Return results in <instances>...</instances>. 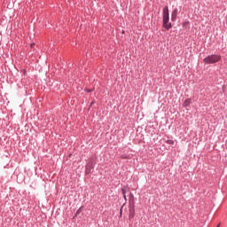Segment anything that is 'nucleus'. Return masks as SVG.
Instances as JSON below:
<instances>
[{"mask_svg":"<svg viewBox=\"0 0 227 227\" xmlns=\"http://www.w3.org/2000/svg\"><path fill=\"white\" fill-rule=\"evenodd\" d=\"M134 218V208L130 207L129 208V219Z\"/></svg>","mask_w":227,"mask_h":227,"instance_id":"423d86ee","label":"nucleus"},{"mask_svg":"<svg viewBox=\"0 0 227 227\" xmlns=\"http://www.w3.org/2000/svg\"><path fill=\"white\" fill-rule=\"evenodd\" d=\"M163 27H165V29H171L172 27L169 22V8L168 6L163 8Z\"/></svg>","mask_w":227,"mask_h":227,"instance_id":"f257e3e1","label":"nucleus"},{"mask_svg":"<svg viewBox=\"0 0 227 227\" xmlns=\"http://www.w3.org/2000/svg\"><path fill=\"white\" fill-rule=\"evenodd\" d=\"M191 102H192L191 98L184 100L183 104L184 107H189V106H191Z\"/></svg>","mask_w":227,"mask_h":227,"instance_id":"39448f33","label":"nucleus"},{"mask_svg":"<svg viewBox=\"0 0 227 227\" xmlns=\"http://www.w3.org/2000/svg\"><path fill=\"white\" fill-rule=\"evenodd\" d=\"M167 145H175V141H173V140H167Z\"/></svg>","mask_w":227,"mask_h":227,"instance_id":"6e6552de","label":"nucleus"},{"mask_svg":"<svg viewBox=\"0 0 227 227\" xmlns=\"http://www.w3.org/2000/svg\"><path fill=\"white\" fill-rule=\"evenodd\" d=\"M176 17H178V9H174L171 14L172 22H175L176 20Z\"/></svg>","mask_w":227,"mask_h":227,"instance_id":"7ed1b4c3","label":"nucleus"},{"mask_svg":"<svg viewBox=\"0 0 227 227\" xmlns=\"http://www.w3.org/2000/svg\"><path fill=\"white\" fill-rule=\"evenodd\" d=\"M221 61V55H208L203 59L205 65H214V63H219Z\"/></svg>","mask_w":227,"mask_h":227,"instance_id":"f03ea898","label":"nucleus"},{"mask_svg":"<svg viewBox=\"0 0 227 227\" xmlns=\"http://www.w3.org/2000/svg\"><path fill=\"white\" fill-rule=\"evenodd\" d=\"M85 168H86V170H85L86 175H90V173H91V170L93 169V164L88 163Z\"/></svg>","mask_w":227,"mask_h":227,"instance_id":"20e7f679","label":"nucleus"},{"mask_svg":"<svg viewBox=\"0 0 227 227\" xmlns=\"http://www.w3.org/2000/svg\"><path fill=\"white\" fill-rule=\"evenodd\" d=\"M185 24H187V22L184 23V26H185Z\"/></svg>","mask_w":227,"mask_h":227,"instance_id":"9d476101","label":"nucleus"},{"mask_svg":"<svg viewBox=\"0 0 227 227\" xmlns=\"http://www.w3.org/2000/svg\"><path fill=\"white\" fill-rule=\"evenodd\" d=\"M122 194L124 196V200H127V196L125 194H127V190H125V188H122Z\"/></svg>","mask_w":227,"mask_h":227,"instance_id":"0eeeda50","label":"nucleus"},{"mask_svg":"<svg viewBox=\"0 0 227 227\" xmlns=\"http://www.w3.org/2000/svg\"><path fill=\"white\" fill-rule=\"evenodd\" d=\"M34 45H35V43H31V44H30V47H32V48H33V46H34Z\"/></svg>","mask_w":227,"mask_h":227,"instance_id":"1a4fd4ad","label":"nucleus"}]
</instances>
